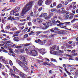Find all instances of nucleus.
<instances>
[{"instance_id":"obj_1","label":"nucleus","mask_w":78,"mask_h":78,"mask_svg":"<svg viewBox=\"0 0 78 78\" xmlns=\"http://www.w3.org/2000/svg\"><path fill=\"white\" fill-rule=\"evenodd\" d=\"M31 7H32L31 4L29 2V3L26 5V7L23 9L22 12V15L25 14L28 11H29V10L31 8Z\"/></svg>"},{"instance_id":"obj_2","label":"nucleus","mask_w":78,"mask_h":78,"mask_svg":"<svg viewBox=\"0 0 78 78\" xmlns=\"http://www.w3.org/2000/svg\"><path fill=\"white\" fill-rule=\"evenodd\" d=\"M17 62L19 64L20 66H21V67H22V68H23V69H25H25H27V67L25 65V64L23 63L21 61L19 60H17Z\"/></svg>"},{"instance_id":"obj_3","label":"nucleus","mask_w":78,"mask_h":78,"mask_svg":"<svg viewBox=\"0 0 78 78\" xmlns=\"http://www.w3.org/2000/svg\"><path fill=\"white\" fill-rule=\"evenodd\" d=\"M56 45H54L52 47H51V51H50V53H52V51H54V50H56Z\"/></svg>"},{"instance_id":"obj_4","label":"nucleus","mask_w":78,"mask_h":78,"mask_svg":"<svg viewBox=\"0 0 78 78\" xmlns=\"http://www.w3.org/2000/svg\"><path fill=\"white\" fill-rule=\"evenodd\" d=\"M30 54H32L34 56H36L37 55V51L35 50L32 51L30 52Z\"/></svg>"},{"instance_id":"obj_5","label":"nucleus","mask_w":78,"mask_h":78,"mask_svg":"<svg viewBox=\"0 0 78 78\" xmlns=\"http://www.w3.org/2000/svg\"><path fill=\"white\" fill-rule=\"evenodd\" d=\"M20 75L23 78H26V77H27V75L23 74V73H22V72H20Z\"/></svg>"},{"instance_id":"obj_6","label":"nucleus","mask_w":78,"mask_h":78,"mask_svg":"<svg viewBox=\"0 0 78 78\" xmlns=\"http://www.w3.org/2000/svg\"><path fill=\"white\" fill-rule=\"evenodd\" d=\"M56 22L57 23H59V24H58L57 25V27H61V25H64V23H61L60 22V21H59L57 20L56 21Z\"/></svg>"},{"instance_id":"obj_7","label":"nucleus","mask_w":78,"mask_h":78,"mask_svg":"<svg viewBox=\"0 0 78 78\" xmlns=\"http://www.w3.org/2000/svg\"><path fill=\"white\" fill-rule=\"evenodd\" d=\"M43 2V1L41 0H40L38 1L37 2V4L38 5V6H42V2Z\"/></svg>"},{"instance_id":"obj_8","label":"nucleus","mask_w":78,"mask_h":78,"mask_svg":"<svg viewBox=\"0 0 78 78\" xmlns=\"http://www.w3.org/2000/svg\"><path fill=\"white\" fill-rule=\"evenodd\" d=\"M7 20H11V21H12V20H16V19L14 18V17H12L11 16H10L8 18Z\"/></svg>"},{"instance_id":"obj_9","label":"nucleus","mask_w":78,"mask_h":78,"mask_svg":"<svg viewBox=\"0 0 78 78\" xmlns=\"http://www.w3.org/2000/svg\"><path fill=\"white\" fill-rule=\"evenodd\" d=\"M47 25H49V26H52L53 25V23H51V21L50 20H48L46 22Z\"/></svg>"},{"instance_id":"obj_10","label":"nucleus","mask_w":78,"mask_h":78,"mask_svg":"<svg viewBox=\"0 0 78 78\" xmlns=\"http://www.w3.org/2000/svg\"><path fill=\"white\" fill-rule=\"evenodd\" d=\"M51 1L50 0H47L45 2V4L47 5H48L50 3H51Z\"/></svg>"},{"instance_id":"obj_11","label":"nucleus","mask_w":78,"mask_h":78,"mask_svg":"<svg viewBox=\"0 0 78 78\" xmlns=\"http://www.w3.org/2000/svg\"><path fill=\"white\" fill-rule=\"evenodd\" d=\"M53 29H54V28H53L51 29L50 30H49L48 31H45V32L46 33H50V31H51V32H54V31H55V30H53Z\"/></svg>"},{"instance_id":"obj_12","label":"nucleus","mask_w":78,"mask_h":78,"mask_svg":"<svg viewBox=\"0 0 78 78\" xmlns=\"http://www.w3.org/2000/svg\"><path fill=\"white\" fill-rule=\"evenodd\" d=\"M11 30L13 31H14L17 30V28H16L15 26H13L11 28Z\"/></svg>"},{"instance_id":"obj_13","label":"nucleus","mask_w":78,"mask_h":78,"mask_svg":"<svg viewBox=\"0 0 78 78\" xmlns=\"http://www.w3.org/2000/svg\"><path fill=\"white\" fill-rule=\"evenodd\" d=\"M2 74L4 76H5V77L6 78H8V76L7 74H6L4 72H2Z\"/></svg>"},{"instance_id":"obj_14","label":"nucleus","mask_w":78,"mask_h":78,"mask_svg":"<svg viewBox=\"0 0 78 78\" xmlns=\"http://www.w3.org/2000/svg\"><path fill=\"white\" fill-rule=\"evenodd\" d=\"M49 27V25H47V26H45V28H43L42 27H40V28H42V30H46V29H47L48 28V27Z\"/></svg>"},{"instance_id":"obj_15","label":"nucleus","mask_w":78,"mask_h":78,"mask_svg":"<svg viewBox=\"0 0 78 78\" xmlns=\"http://www.w3.org/2000/svg\"><path fill=\"white\" fill-rule=\"evenodd\" d=\"M41 41H42L39 39H38L37 40H37H35V42H36V43H37L38 44H40L41 43Z\"/></svg>"},{"instance_id":"obj_16","label":"nucleus","mask_w":78,"mask_h":78,"mask_svg":"<svg viewBox=\"0 0 78 78\" xmlns=\"http://www.w3.org/2000/svg\"><path fill=\"white\" fill-rule=\"evenodd\" d=\"M13 40L14 41H16V42H18V41H19V37H14L13 38Z\"/></svg>"},{"instance_id":"obj_17","label":"nucleus","mask_w":78,"mask_h":78,"mask_svg":"<svg viewBox=\"0 0 78 78\" xmlns=\"http://www.w3.org/2000/svg\"><path fill=\"white\" fill-rule=\"evenodd\" d=\"M52 4H51L50 5V7L51 8H53V7H55V6H56V3L55 2H54L53 3V6H52Z\"/></svg>"},{"instance_id":"obj_18","label":"nucleus","mask_w":78,"mask_h":78,"mask_svg":"<svg viewBox=\"0 0 78 78\" xmlns=\"http://www.w3.org/2000/svg\"><path fill=\"white\" fill-rule=\"evenodd\" d=\"M43 65L44 66H50V64H48V63L47 62H44L43 63Z\"/></svg>"},{"instance_id":"obj_19","label":"nucleus","mask_w":78,"mask_h":78,"mask_svg":"<svg viewBox=\"0 0 78 78\" xmlns=\"http://www.w3.org/2000/svg\"><path fill=\"white\" fill-rule=\"evenodd\" d=\"M50 18H51V16L49 15L45 17L44 18V19L45 20H48L49 19H50Z\"/></svg>"},{"instance_id":"obj_20","label":"nucleus","mask_w":78,"mask_h":78,"mask_svg":"<svg viewBox=\"0 0 78 78\" xmlns=\"http://www.w3.org/2000/svg\"><path fill=\"white\" fill-rule=\"evenodd\" d=\"M46 42V40H44L43 41H41V43H40L41 45H44L45 44Z\"/></svg>"},{"instance_id":"obj_21","label":"nucleus","mask_w":78,"mask_h":78,"mask_svg":"<svg viewBox=\"0 0 78 78\" xmlns=\"http://www.w3.org/2000/svg\"><path fill=\"white\" fill-rule=\"evenodd\" d=\"M59 34H64V33H65V32H64V30H62L59 31Z\"/></svg>"},{"instance_id":"obj_22","label":"nucleus","mask_w":78,"mask_h":78,"mask_svg":"<svg viewBox=\"0 0 78 78\" xmlns=\"http://www.w3.org/2000/svg\"><path fill=\"white\" fill-rule=\"evenodd\" d=\"M62 6V5L60 4L57 6V8L58 9L60 8H61Z\"/></svg>"},{"instance_id":"obj_23","label":"nucleus","mask_w":78,"mask_h":78,"mask_svg":"<svg viewBox=\"0 0 78 78\" xmlns=\"http://www.w3.org/2000/svg\"><path fill=\"white\" fill-rule=\"evenodd\" d=\"M76 20H78V19H74L73 20L71 21V23H74Z\"/></svg>"},{"instance_id":"obj_24","label":"nucleus","mask_w":78,"mask_h":78,"mask_svg":"<svg viewBox=\"0 0 78 78\" xmlns=\"http://www.w3.org/2000/svg\"><path fill=\"white\" fill-rule=\"evenodd\" d=\"M6 9V8H4V9L2 10V11H3L4 12H5V11H9V9H8L5 10Z\"/></svg>"},{"instance_id":"obj_25","label":"nucleus","mask_w":78,"mask_h":78,"mask_svg":"<svg viewBox=\"0 0 78 78\" xmlns=\"http://www.w3.org/2000/svg\"><path fill=\"white\" fill-rule=\"evenodd\" d=\"M57 28H59V27H55L54 30L55 31H59L60 30Z\"/></svg>"},{"instance_id":"obj_26","label":"nucleus","mask_w":78,"mask_h":78,"mask_svg":"<svg viewBox=\"0 0 78 78\" xmlns=\"http://www.w3.org/2000/svg\"><path fill=\"white\" fill-rule=\"evenodd\" d=\"M14 13H16L15 12H14V10H12L10 12V14L11 15H12V14H13V15H14Z\"/></svg>"},{"instance_id":"obj_27","label":"nucleus","mask_w":78,"mask_h":78,"mask_svg":"<svg viewBox=\"0 0 78 78\" xmlns=\"http://www.w3.org/2000/svg\"><path fill=\"white\" fill-rule=\"evenodd\" d=\"M39 51H41V52H43L45 51V49L44 48L40 49H39Z\"/></svg>"},{"instance_id":"obj_28","label":"nucleus","mask_w":78,"mask_h":78,"mask_svg":"<svg viewBox=\"0 0 78 78\" xmlns=\"http://www.w3.org/2000/svg\"><path fill=\"white\" fill-rule=\"evenodd\" d=\"M51 54H53V55H57L58 54V52L57 51H53V52H52V53H51Z\"/></svg>"},{"instance_id":"obj_29","label":"nucleus","mask_w":78,"mask_h":78,"mask_svg":"<svg viewBox=\"0 0 78 78\" xmlns=\"http://www.w3.org/2000/svg\"><path fill=\"white\" fill-rule=\"evenodd\" d=\"M9 62L10 66H12L13 65V63H12V61H11V60H9Z\"/></svg>"},{"instance_id":"obj_30","label":"nucleus","mask_w":78,"mask_h":78,"mask_svg":"<svg viewBox=\"0 0 78 78\" xmlns=\"http://www.w3.org/2000/svg\"><path fill=\"white\" fill-rule=\"evenodd\" d=\"M69 17V15H67L66 16L64 17V19L65 20H67L68 19V18Z\"/></svg>"},{"instance_id":"obj_31","label":"nucleus","mask_w":78,"mask_h":78,"mask_svg":"<svg viewBox=\"0 0 78 78\" xmlns=\"http://www.w3.org/2000/svg\"><path fill=\"white\" fill-rule=\"evenodd\" d=\"M11 41H7L6 42H4V44H11Z\"/></svg>"},{"instance_id":"obj_32","label":"nucleus","mask_w":78,"mask_h":78,"mask_svg":"<svg viewBox=\"0 0 78 78\" xmlns=\"http://www.w3.org/2000/svg\"><path fill=\"white\" fill-rule=\"evenodd\" d=\"M57 11L56 9H53L51 10V12H55V11L56 12Z\"/></svg>"},{"instance_id":"obj_33","label":"nucleus","mask_w":78,"mask_h":78,"mask_svg":"<svg viewBox=\"0 0 78 78\" xmlns=\"http://www.w3.org/2000/svg\"><path fill=\"white\" fill-rule=\"evenodd\" d=\"M42 13L43 14V17H45L46 16H47V13Z\"/></svg>"},{"instance_id":"obj_34","label":"nucleus","mask_w":78,"mask_h":78,"mask_svg":"<svg viewBox=\"0 0 78 78\" xmlns=\"http://www.w3.org/2000/svg\"><path fill=\"white\" fill-rule=\"evenodd\" d=\"M9 28H10V26L9 25L5 27V29H7V30L9 29Z\"/></svg>"},{"instance_id":"obj_35","label":"nucleus","mask_w":78,"mask_h":78,"mask_svg":"<svg viewBox=\"0 0 78 78\" xmlns=\"http://www.w3.org/2000/svg\"><path fill=\"white\" fill-rule=\"evenodd\" d=\"M16 48H22V46H17L16 45H15Z\"/></svg>"},{"instance_id":"obj_36","label":"nucleus","mask_w":78,"mask_h":78,"mask_svg":"<svg viewBox=\"0 0 78 78\" xmlns=\"http://www.w3.org/2000/svg\"><path fill=\"white\" fill-rule=\"evenodd\" d=\"M34 32L33 31H31V32L30 33H29V35H32V34H34Z\"/></svg>"},{"instance_id":"obj_37","label":"nucleus","mask_w":78,"mask_h":78,"mask_svg":"<svg viewBox=\"0 0 78 78\" xmlns=\"http://www.w3.org/2000/svg\"><path fill=\"white\" fill-rule=\"evenodd\" d=\"M30 45V43H27L24 44V47H26V46H29Z\"/></svg>"},{"instance_id":"obj_38","label":"nucleus","mask_w":78,"mask_h":78,"mask_svg":"<svg viewBox=\"0 0 78 78\" xmlns=\"http://www.w3.org/2000/svg\"><path fill=\"white\" fill-rule=\"evenodd\" d=\"M21 60H25V57L23 56H22L21 58Z\"/></svg>"},{"instance_id":"obj_39","label":"nucleus","mask_w":78,"mask_h":78,"mask_svg":"<svg viewBox=\"0 0 78 78\" xmlns=\"http://www.w3.org/2000/svg\"><path fill=\"white\" fill-rule=\"evenodd\" d=\"M64 23L66 24L65 25H68L70 23V22H66L64 23Z\"/></svg>"},{"instance_id":"obj_40","label":"nucleus","mask_w":78,"mask_h":78,"mask_svg":"<svg viewBox=\"0 0 78 78\" xmlns=\"http://www.w3.org/2000/svg\"><path fill=\"white\" fill-rule=\"evenodd\" d=\"M51 20L52 21H53H53L54 22V21H55V20H56V19H55V17H53L51 18Z\"/></svg>"},{"instance_id":"obj_41","label":"nucleus","mask_w":78,"mask_h":78,"mask_svg":"<svg viewBox=\"0 0 78 78\" xmlns=\"http://www.w3.org/2000/svg\"><path fill=\"white\" fill-rule=\"evenodd\" d=\"M65 71H66V73H67L68 74V75H70V73L67 70V69H65Z\"/></svg>"},{"instance_id":"obj_42","label":"nucleus","mask_w":78,"mask_h":78,"mask_svg":"<svg viewBox=\"0 0 78 78\" xmlns=\"http://www.w3.org/2000/svg\"><path fill=\"white\" fill-rule=\"evenodd\" d=\"M28 27H26L25 28L24 30V31L25 32L26 31H27L28 30Z\"/></svg>"},{"instance_id":"obj_43","label":"nucleus","mask_w":78,"mask_h":78,"mask_svg":"<svg viewBox=\"0 0 78 78\" xmlns=\"http://www.w3.org/2000/svg\"><path fill=\"white\" fill-rule=\"evenodd\" d=\"M51 61H54V62H56L57 63H58V62H57V61H56V59H54V58H51Z\"/></svg>"},{"instance_id":"obj_44","label":"nucleus","mask_w":78,"mask_h":78,"mask_svg":"<svg viewBox=\"0 0 78 78\" xmlns=\"http://www.w3.org/2000/svg\"><path fill=\"white\" fill-rule=\"evenodd\" d=\"M28 37V35L27 34H26L24 36V38H27Z\"/></svg>"},{"instance_id":"obj_45","label":"nucleus","mask_w":78,"mask_h":78,"mask_svg":"<svg viewBox=\"0 0 78 78\" xmlns=\"http://www.w3.org/2000/svg\"><path fill=\"white\" fill-rule=\"evenodd\" d=\"M13 69L14 70V71H16V72H19V70L18 69Z\"/></svg>"},{"instance_id":"obj_46","label":"nucleus","mask_w":78,"mask_h":78,"mask_svg":"<svg viewBox=\"0 0 78 78\" xmlns=\"http://www.w3.org/2000/svg\"><path fill=\"white\" fill-rule=\"evenodd\" d=\"M15 16H19V13L18 12H16L15 14Z\"/></svg>"},{"instance_id":"obj_47","label":"nucleus","mask_w":78,"mask_h":78,"mask_svg":"<svg viewBox=\"0 0 78 78\" xmlns=\"http://www.w3.org/2000/svg\"><path fill=\"white\" fill-rule=\"evenodd\" d=\"M51 41H49L48 42V44L51 45Z\"/></svg>"},{"instance_id":"obj_48","label":"nucleus","mask_w":78,"mask_h":78,"mask_svg":"<svg viewBox=\"0 0 78 78\" xmlns=\"http://www.w3.org/2000/svg\"><path fill=\"white\" fill-rule=\"evenodd\" d=\"M30 16L31 17H33V16H34V15H33V12H30Z\"/></svg>"},{"instance_id":"obj_49","label":"nucleus","mask_w":78,"mask_h":78,"mask_svg":"<svg viewBox=\"0 0 78 78\" xmlns=\"http://www.w3.org/2000/svg\"><path fill=\"white\" fill-rule=\"evenodd\" d=\"M37 35H39L40 33H41V32L40 31H37L36 32Z\"/></svg>"},{"instance_id":"obj_50","label":"nucleus","mask_w":78,"mask_h":78,"mask_svg":"<svg viewBox=\"0 0 78 78\" xmlns=\"http://www.w3.org/2000/svg\"><path fill=\"white\" fill-rule=\"evenodd\" d=\"M58 19H59V20H62V17L61 16H58Z\"/></svg>"},{"instance_id":"obj_51","label":"nucleus","mask_w":78,"mask_h":78,"mask_svg":"<svg viewBox=\"0 0 78 78\" xmlns=\"http://www.w3.org/2000/svg\"><path fill=\"white\" fill-rule=\"evenodd\" d=\"M25 51H24V50L23 49H21L20 50V52L21 53H24V52Z\"/></svg>"},{"instance_id":"obj_52","label":"nucleus","mask_w":78,"mask_h":78,"mask_svg":"<svg viewBox=\"0 0 78 78\" xmlns=\"http://www.w3.org/2000/svg\"><path fill=\"white\" fill-rule=\"evenodd\" d=\"M9 55H10V56H14V55H13V54H11V53H8Z\"/></svg>"},{"instance_id":"obj_53","label":"nucleus","mask_w":78,"mask_h":78,"mask_svg":"<svg viewBox=\"0 0 78 78\" xmlns=\"http://www.w3.org/2000/svg\"><path fill=\"white\" fill-rule=\"evenodd\" d=\"M1 22H2L3 23H5V21L4 19H2V20Z\"/></svg>"},{"instance_id":"obj_54","label":"nucleus","mask_w":78,"mask_h":78,"mask_svg":"<svg viewBox=\"0 0 78 78\" xmlns=\"http://www.w3.org/2000/svg\"><path fill=\"white\" fill-rule=\"evenodd\" d=\"M50 16H51V17H52V16H53V13H52V12H51L50 13V15H49Z\"/></svg>"},{"instance_id":"obj_55","label":"nucleus","mask_w":78,"mask_h":78,"mask_svg":"<svg viewBox=\"0 0 78 78\" xmlns=\"http://www.w3.org/2000/svg\"><path fill=\"white\" fill-rule=\"evenodd\" d=\"M42 7H41V8H40L38 9V11H41V10H42Z\"/></svg>"},{"instance_id":"obj_56","label":"nucleus","mask_w":78,"mask_h":78,"mask_svg":"<svg viewBox=\"0 0 78 78\" xmlns=\"http://www.w3.org/2000/svg\"><path fill=\"white\" fill-rule=\"evenodd\" d=\"M19 33H20V31H17L15 33V34H19Z\"/></svg>"},{"instance_id":"obj_57","label":"nucleus","mask_w":78,"mask_h":78,"mask_svg":"<svg viewBox=\"0 0 78 78\" xmlns=\"http://www.w3.org/2000/svg\"><path fill=\"white\" fill-rule=\"evenodd\" d=\"M73 9H75V8H76V5H75V4H74L73 5Z\"/></svg>"},{"instance_id":"obj_58","label":"nucleus","mask_w":78,"mask_h":78,"mask_svg":"<svg viewBox=\"0 0 78 78\" xmlns=\"http://www.w3.org/2000/svg\"><path fill=\"white\" fill-rule=\"evenodd\" d=\"M73 42V41H69L68 42V43L69 44H72Z\"/></svg>"},{"instance_id":"obj_59","label":"nucleus","mask_w":78,"mask_h":78,"mask_svg":"<svg viewBox=\"0 0 78 78\" xmlns=\"http://www.w3.org/2000/svg\"><path fill=\"white\" fill-rule=\"evenodd\" d=\"M23 63L25 64H27V61H25V60H23Z\"/></svg>"},{"instance_id":"obj_60","label":"nucleus","mask_w":78,"mask_h":78,"mask_svg":"<svg viewBox=\"0 0 78 78\" xmlns=\"http://www.w3.org/2000/svg\"><path fill=\"white\" fill-rule=\"evenodd\" d=\"M39 17H44L43 16V14H42V13H41V15L39 16Z\"/></svg>"},{"instance_id":"obj_61","label":"nucleus","mask_w":78,"mask_h":78,"mask_svg":"<svg viewBox=\"0 0 78 78\" xmlns=\"http://www.w3.org/2000/svg\"><path fill=\"white\" fill-rule=\"evenodd\" d=\"M4 63L5 64H8V61H5Z\"/></svg>"},{"instance_id":"obj_62","label":"nucleus","mask_w":78,"mask_h":78,"mask_svg":"<svg viewBox=\"0 0 78 78\" xmlns=\"http://www.w3.org/2000/svg\"><path fill=\"white\" fill-rule=\"evenodd\" d=\"M25 23H20V25H25Z\"/></svg>"},{"instance_id":"obj_63","label":"nucleus","mask_w":78,"mask_h":78,"mask_svg":"<svg viewBox=\"0 0 78 78\" xmlns=\"http://www.w3.org/2000/svg\"><path fill=\"white\" fill-rule=\"evenodd\" d=\"M73 16H71L69 18V20H70L72 19H73Z\"/></svg>"},{"instance_id":"obj_64","label":"nucleus","mask_w":78,"mask_h":78,"mask_svg":"<svg viewBox=\"0 0 78 78\" xmlns=\"http://www.w3.org/2000/svg\"><path fill=\"white\" fill-rule=\"evenodd\" d=\"M75 74L76 75H78V70H77L76 72L75 73Z\"/></svg>"}]
</instances>
